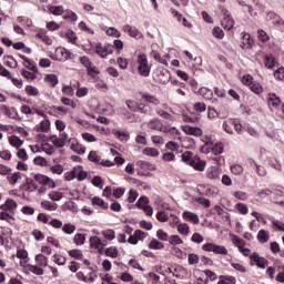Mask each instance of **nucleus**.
I'll use <instances>...</instances> for the list:
<instances>
[{"instance_id": "1", "label": "nucleus", "mask_w": 284, "mask_h": 284, "mask_svg": "<svg viewBox=\"0 0 284 284\" xmlns=\"http://www.w3.org/2000/svg\"><path fill=\"white\" fill-rule=\"evenodd\" d=\"M181 159L183 163H186V165L194 168L197 172H205V166L207 165V162L201 160L199 155H194V153L185 151L184 153H182Z\"/></svg>"}, {"instance_id": "2", "label": "nucleus", "mask_w": 284, "mask_h": 284, "mask_svg": "<svg viewBox=\"0 0 284 284\" xmlns=\"http://www.w3.org/2000/svg\"><path fill=\"white\" fill-rule=\"evenodd\" d=\"M138 72L141 77H150V64L148 63V55L145 53L138 55Z\"/></svg>"}, {"instance_id": "3", "label": "nucleus", "mask_w": 284, "mask_h": 284, "mask_svg": "<svg viewBox=\"0 0 284 284\" xmlns=\"http://www.w3.org/2000/svg\"><path fill=\"white\" fill-rule=\"evenodd\" d=\"M204 252H213V254H220L221 256H227V248L223 245L206 243L202 246Z\"/></svg>"}, {"instance_id": "4", "label": "nucleus", "mask_w": 284, "mask_h": 284, "mask_svg": "<svg viewBox=\"0 0 284 284\" xmlns=\"http://www.w3.org/2000/svg\"><path fill=\"white\" fill-rule=\"evenodd\" d=\"M251 265H257L261 270H265L267 265H270V261H267L265 257H261L257 253H253L251 256Z\"/></svg>"}, {"instance_id": "5", "label": "nucleus", "mask_w": 284, "mask_h": 284, "mask_svg": "<svg viewBox=\"0 0 284 284\" xmlns=\"http://www.w3.org/2000/svg\"><path fill=\"white\" fill-rule=\"evenodd\" d=\"M266 21L273 26H277L278 29L284 30V20L281 18V16L274 12H268L266 16Z\"/></svg>"}, {"instance_id": "6", "label": "nucleus", "mask_w": 284, "mask_h": 284, "mask_svg": "<svg viewBox=\"0 0 284 284\" xmlns=\"http://www.w3.org/2000/svg\"><path fill=\"white\" fill-rule=\"evenodd\" d=\"M150 130H156L158 132H163L164 134H168L169 126L163 125V122L159 119H153L149 122Z\"/></svg>"}, {"instance_id": "7", "label": "nucleus", "mask_w": 284, "mask_h": 284, "mask_svg": "<svg viewBox=\"0 0 284 284\" xmlns=\"http://www.w3.org/2000/svg\"><path fill=\"white\" fill-rule=\"evenodd\" d=\"M224 18L222 19V27L224 30H232L234 28V20L232 16L230 14V11L227 10H222Z\"/></svg>"}, {"instance_id": "8", "label": "nucleus", "mask_w": 284, "mask_h": 284, "mask_svg": "<svg viewBox=\"0 0 284 284\" xmlns=\"http://www.w3.org/2000/svg\"><path fill=\"white\" fill-rule=\"evenodd\" d=\"M124 32L132 37V39H143V33L136 29V27H132L126 24L123 27Z\"/></svg>"}, {"instance_id": "9", "label": "nucleus", "mask_w": 284, "mask_h": 284, "mask_svg": "<svg viewBox=\"0 0 284 284\" xmlns=\"http://www.w3.org/2000/svg\"><path fill=\"white\" fill-rule=\"evenodd\" d=\"M182 130L185 132V134L191 136H203V130H201L199 126L183 125Z\"/></svg>"}, {"instance_id": "10", "label": "nucleus", "mask_w": 284, "mask_h": 284, "mask_svg": "<svg viewBox=\"0 0 284 284\" xmlns=\"http://www.w3.org/2000/svg\"><path fill=\"white\" fill-rule=\"evenodd\" d=\"M57 54L61 55L59 61H62V62L74 59V53H72L70 50H68L65 48H58L57 49Z\"/></svg>"}, {"instance_id": "11", "label": "nucleus", "mask_w": 284, "mask_h": 284, "mask_svg": "<svg viewBox=\"0 0 284 284\" xmlns=\"http://www.w3.org/2000/svg\"><path fill=\"white\" fill-rule=\"evenodd\" d=\"M252 45H254V40L252 39V36L250 33H244L242 36L241 48L243 50H250Z\"/></svg>"}, {"instance_id": "12", "label": "nucleus", "mask_w": 284, "mask_h": 284, "mask_svg": "<svg viewBox=\"0 0 284 284\" xmlns=\"http://www.w3.org/2000/svg\"><path fill=\"white\" fill-rule=\"evenodd\" d=\"M182 216H183L184 221H190L194 225H199V223H201V220L199 219V215L196 213L185 211L182 214Z\"/></svg>"}, {"instance_id": "13", "label": "nucleus", "mask_w": 284, "mask_h": 284, "mask_svg": "<svg viewBox=\"0 0 284 284\" xmlns=\"http://www.w3.org/2000/svg\"><path fill=\"white\" fill-rule=\"evenodd\" d=\"M0 110H1V112H3V114L9 116V119H17V116H19V113H17L16 108L10 109L6 104H1Z\"/></svg>"}, {"instance_id": "14", "label": "nucleus", "mask_w": 284, "mask_h": 284, "mask_svg": "<svg viewBox=\"0 0 284 284\" xmlns=\"http://www.w3.org/2000/svg\"><path fill=\"white\" fill-rule=\"evenodd\" d=\"M20 59H22L23 65L24 68H27V70H31V72H39V69L37 68V64H34L30 59H28L26 55H21L20 54Z\"/></svg>"}, {"instance_id": "15", "label": "nucleus", "mask_w": 284, "mask_h": 284, "mask_svg": "<svg viewBox=\"0 0 284 284\" xmlns=\"http://www.w3.org/2000/svg\"><path fill=\"white\" fill-rule=\"evenodd\" d=\"M267 101H268V105L272 108L276 109L278 108V105H281V98H278L276 93H268Z\"/></svg>"}, {"instance_id": "16", "label": "nucleus", "mask_w": 284, "mask_h": 284, "mask_svg": "<svg viewBox=\"0 0 284 284\" xmlns=\"http://www.w3.org/2000/svg\"><path fill=\"white\" fill-rule=\"evenodd\" d=\"M36 132H50V120H43L33 129Z\"/></svg>"}, {"instance_id": "17", "label": "nucleus", "mask_w": 284, "mask_h": 284, "mask_svg": "<svg viewBox=\"0 0 284 284\" xmlns=\"http://www.w3.org/2000/svg\"><path fill=\"white\" fill-rule=\"evenodd\" d=\"M138 168H141V170H149L150 172H154L156 170V166L152 164L151 162L139 160L136 162Z\"/></svg>"}, {"instance_id": "18", "label": "nucleus", "mask_w": 284, "mask_h": 284, "mask_svg": "<svg viewBox=\"0 0 284 284\" xmlns=\"http://www.w3.org/2000/svg\"><path fill=\"white\" fill-rule=\"evenodd\" d=\"M199 94L206 101H212V97H214V92L205 87L200 88Z\"/></svg>"}, {"instance_id": "19", "label": "nucleus", "mask_w": 284, "mask_h": 284, "mask_svg": "<svg viewBox=\"0 0 284 284\" xmlns=\"http://www.w3.org/2000/svg\"><path fill=\"white\" fill-rule=\"evenodd\" d=\"M152 57L155 61H158V63H162V65H168V59H170L169 54L161 57V53L152 51Z\"/></svg>"}, {"instance_id": "20", "label": "nucleus", "mask_w": 284, "mask_h": 284, "mask_svg": "<svg viewBox=\"0 0 284 284\" xmlns=\"http://www.w3.org/2000/svg\"><path fill=\"white\" fill-rule=\"evenodd\" d=\"M91 203H92V205H98L102 210H108V207H110L108 202L103 201V199L98 197V196L92 197Z\"/></svg>"}, {"instance_id": "21", "label": "nucleus", "mask_w": 284, "mask_h": 284, "mask_svg": "<svg viewBox=\"0 0 284 284\" xmlns=\"http://www.w3.org/2000/svg\"><path fill=\"white\" fill-rule=\"evenodd\" d=\"M206 176L212 181H219L221 179V172L219 171V169L213 168L206 172Z\"/></svg>"}, {"instance_id": "22", "label": "nucleus", "mask_w": 284, "mask_h": 284, "mask_svg": "<svg viewBox=\"0 0 284 284\" xmlns=\"http://www.w3.org/2000/svg\"><path fill=\"white\" fill-rule=\"evenodd\" d=\"M41 207H43L44 210H48L49 212H57V210H59V205L50 201H42Z\"/></svg>"}, {"instance_id": "23", "label": "nucleus", "mask_w": 284, "mask_h": 284, "mask_svg": "<svg viewBox=\"0 0 284 284\" xmlns=\"http://www.w3.org/2000/svg\"><path fill=\"white\" fill-rule=\"evenodd\" d=\"M9 143L10 145H12V148H16L17 150H19V148L23 145V141L17 135H11L9 138Z\"/></svg>"}, {"instance_id": "24", "label": "nucleus", "mask_w": 284, "mask_h": 284, "mask_svg": "<svg viewBox=\"0 0 284 284\" xmlns=\"http://www.w3.org/2000/svg\"><path fill=\"white\" fill-rule=\"evenodd\" d=\"M250 163H251V168L256 169V172L260 176H267V170H265V168L256 164L254 160H251Z\"/></svg>"}, {"instance_id": "25", "label": "nucleus", "mask_w": 284, "mask_h": 284, "mask_svg": "<svg viewBox=\"0 0 284 284\" xmlns=\"http://www.w3.org/2000/svg\"><path fill=\"white\" fill-rule=\"evenodd\" d=\"M44 81L47 83H49V85L51 88H55L57 84L59 83V78L57 77V74H48L45 78H44Z\"/></svg>"}, {"instance_id": "26", "label": "nucleus", "mask_w": 284, "mask_h": 284, "mask_svg": "<svg viewBox=\"0 0 284 284\" xmlns=\"http://www.w3.org/2000/svg\"><path fill=\"white\" fill-rule=\"evenodd\" d=\"M257 241L260 243H267V241H270V233L265 230H260L257 233Z\"/></svg>"}, {"instance_id": "27", "label": "nucleus", "mask_w": 284, "mask_h": 284, "mask_svg": "<svg viewBox=\"0 0 284 284\" xmlns=\"http://www.w3.org/2000/svg\"><path fill=\"white\" fill-rule=\"evenodd\" d=\"M200 187H204V196H216L219 194V190L214 186H203L201 185Z\"/></svg>"}, {"instance_id": "28", "label": "nucleus", "mask_w": 284, "mask_h": 284, "mask_svg": "<svg viewBox=\"0 0 284 284\" xmlns=\"http://www.w3.org/2000/svg\"><path fill=\"white\" fill-rule=\"evenodd\" d=\"M71 150L75 152V154H83L87 148L83 146V144H80L79 142H77L71 144Z\"/></svg>"}, {"instance_id": "29", "label": "nucleus", "mask_w": 284, "mask_h": 284, "mask_svg": "<svg viewBox=\"0 0 284 284\" xmlns=\"http://www.w3.org/2000/svg\"><path fill=\"white\" fill-rule=\"evenodd\" d=\"M36 263L41 267H48V257H45L43 254H38L36 256Z\"/></svg>"}, {"instance_id": "30", "label": "nucleus", "mask_w": 284, "mask_h": 284, "mask_svg": "<svg viewBox=\"0 0 284 284\" xmlns=\"http://www.w3.org/2000/svg\"><path fill=\"white\" fill-rule=\"evenodd\" d=\"M179 234H183V236H187L190 234V225L186 223L178 224Z\"/></svg>"}, {"instance_id": "31", "label": "nucleus", "mask_w": 284, "mask_h": 284, "mask_svg": "<svg viewBox=\"0 0 284 284\" xmlns=\"http://www.w3.org/2000/svg\"><path fill=\"white\" fill-rule=\"evenodd\" d=\"M149 203H150V200L146 196H141L136 201V207H139V210H143V209L148 207Z\"/></svg>"}, {"instance_id": "32", "label": "nucleus", "mask_w": 284, "mask_h": 284, "mask_svg": "<svg viewBox=\"0 0 284 284\" xmlns=\"http://www.w3.org/2000/svg\"><path fill=\"white\" fill-rule=\"evenodd\" d=\"M88 159L91 161V163H98L99 165L101 163V156H99L97 151H90Z\"/></svg>"}, {"instance_id": "33", "label": "nucleus", "mask_w": 284, "mask_h": 284, "mask_svg": "<svg viewBox=\"0 0 284 284\" xmlns=\"http://www.w3.org/2000/svg\"><path fill=\"white\" fill-rule=\"evenodd\" d=\"M62 14H63V19H67V20L69 19L70 21H78L79 19V16H77L75 12H72L70 10L64 11Z\"/></svg>"}, {"instance_id": "34", "label": "nucleus", "mask_w": 284, "mask_h": 284, "mask_svg": "<svg viewBox=\"0 0 284 284\" xmlns=\"http://www.w3.org/2000/svg\"><path fill=\"white\" fill-rule=\"evenodd\" d=\"M4 65H8V68H17L18 63L12 55H7L4 57Z\"/></svg>"}, {"instance_id": "35", "label": "nucleus", "mask_w": 284, "mask_h": 284, "mask_svg": "<svg viewBox=\"0 0 284 284\" xmlns=\"http://www.w3.org/2000/svg\"><path fill=\"white\" fill-rule=\"evenodd\" d=\"M11 185H17L19 179H21V173H12L7 176Z\"/></svg>"}, {"instance_id": "36", "label": "nucleus", "mask_w": 284, "mask_h": 284, "mask_svg": "<svg viewBox=\"0 0 284 284\" xmlns=\"http://www.w3.org/2000/svg\"><path fill=\"white\" fill-rule=\"evenodd\" d=\"M163 247H165V245L158 240H152L149 244L150 250H163Z\"/></svg>"}, {"instance_id": "37", "label": "nucleus", "mask_w": 284, "mask_h": 284, "mask_svg": "<svg viewBox=\"0 0 284 284\" xmlns=\"http://www.w3.org/2000/svg\"><path fill=\"white\" fill-rule=\"evenodd\" d=\"M49 12H51V14H54L55 17H61V14H63L64 10H63L62 6L50 7Z\"/></svg>"}, {"instance_id": "38", "label": "nucleus", "mask_w": 284, "mask_h": 284, "mask_svg": "<svg viewBox=\"0 0 284 284\" xmlns=\"http://www.w3.org/2000/svg\"><path fill=\"white\" fill-rule=\"evenodd\" d=\"M168 241L170 245H183V240L179 235H172Z\"/></svg>"}, {"instance_id": "39", "label": "nucleus", "mask_w": 284, "mask_h": 284, "mask_svg": "<svg viewBox=\"0 0 284 284\" xmlns=\"http://www.w3.org/2000/svg\"><path fill=\"white\" fill-rule=\"evenodd\" d=\"M156 219L158 221H160V223H168V221H170V216H168V213H165V211L158 212Z\"/></svg>"}, {"instance_id": "40", "label": "nucleus", "mask_w": 284, "mask_h": 284, "mask_svg": "<svg viewBox=\"0 0 284 284\" xmlns=\"http://www.w3.org/2000/svg\"><path fill=\"white\" fill-rule=\"evenodd\" d=\"M4 209L9 210V212L17 210V202L12 199L7 200L4 203Z\"/></svg>"}, {"instance_id": "41", "label": "nucleus", "mask_w": 284, "mask_h": 284, "mask_svg": "<svg viewBox=\"0 0 284 284\" xmlns=\"http://www.w3.org/2000/svg\"><path fill=\"white\" fill-rule=\"evenodd\" d=\"M69 256H72V258H77L78 261H83V253H81L80 250H70Z\"/></svg>"}, {"instance_id": "42", "label": "nucleus", "mask_w": 284, "mask_h": 284, "mask_svg": "<svg viewBox=\"0 0 284 284\" xmlns=\"http://www.w3.org/2000/svg\"><path fill=\"white\" fill-rule=\"evenodd\" d=\"M105 256L116 258V256H119V250L116 247H109L105 250Z\"/></svg>"}, {"instance_id": "43", "label": "nucleus", "mask_w": 284, "mask_h": 284, "mask_svg": "<svg viewBox=\"0 0 284 284\" xmlns=\"http://www.w3.org/2000/svg\"><path fill=\"white\" fill-rule=\"evenodd\" d=\"M26 92L29 94V97H38L39 95V89L37 87L27 85Z\"/></svg>"}, {"instance_id": "44", "label": "nucleus", "mask_w": 284, "mask_h": 284, "mask_svg": "<svg viewBox=\"0 0 284 284\" xmlns=\"http://www.w3.org/2000/svg\"><path fill=\"white\" fill-rule=\"evenodd\" d=\"M49 199L51 201H60L63 199V193L59 192V191H53L49 193Z\"/></svg>"}, {"instance_id": "45", "label": "nucleus", "mask_w": 284, "mask_h": 284, "mask_svg": "<svg viewBox=\"0 0 284 284\" xmlns=\"http://www.w3.org/2000/svg\"><path fill=\"white\" fill-rule=\"evenodd\" d=\"M265 65L268 68V70H272L274 65H276V61L274 60V55H266L265 57Z\"/></svg>"}, {"instance_id": "46", "label": "nucleus", "mask_w": 284, "mask_h": 284, "mask_svg": "<svg viewBox=\"0 0 284 284\" xmlns=\"http://www.w3.org/2000/svg\"><path fill=\"white\" fill-rule=\"evenodd\" d=\"M142 99L146 101V103H152V105H159V99L150 95V94H143Z\"/></svg>"}, {"instance_id": "47", "label": "nucleus", "mask_w": 284, "mask_h": 284, "mask_svg": "<svg viewBox=\"0 0 284 284\" xmlns=\"http://www.w3.org/2000/svg\"><path fill=\"white\" fill-rule=\"evenodd\" d=\"M21 74L27 81H34L37 79V75L28 70L22 69Z\"/></svg>"}, {"instance_id": "48", "label": "nucleus", "mask_w": 284, "mask_h": 284, "mask_svg": "<svg viewBox=\"0 0 284 284\" xmlns=\"http://www.w3.org/2000/svg\"><path fill=\"white\" fill-rule=\"evenodd\" d=\"M74 230H77V226L70 223L64 224L62 227V232H64V234H74Z\"/></svg>"}, {"instance_id": "49", "label": "nucleus", "mask_w": 284, "mask_h": 284, "mask_svg": "<svg viewBox=\"0 0 284 284\" xmlns=\"http://www.w3.org/2000/svg\"><path fill=\"white\" fill-rule=\"evenodd\" d=\"M232 174H235V176H241L243 174V166L240 164H234L231 166Z\"/></svg>"}, {"instance_id": "50", "label": "nucleus", "mask_w": 284, "mask_h": 284, "mask_svg": "<svg viewBox=\"0 0 284 284\" xmlns=\"http://www.w3.org/2000/svg\"><path fill=\"white\" fill-rule=\"evenodd\" d=\"M106 34H108V37H115V39H119V37H121V32L119 30H116V28H114V27H110L106 30Z\"/></svg>"}, {"instance_id": "51", "label": "nucleus", "mask_w": 284, "mask_h": 284, "mask_svg": "<svg viewBox=\"0 0 284 284\" xmlns=\"http://www.w3.org/2000/svg\"><path fill=\"white\" fill-rule=\"evenodd\" d=\"M143 154L146 156H159V150L155 148H146L144 149Z\"/></svg>"}, {"instance_id": "52", "label": "nucleus", "mask_w": 284, "mask_h": 284, "mask_svg": "<svg viewBox=\"0 0 284 284\" xmlns=\"http://www.w3.org/2000/svg\"><path fill=\"white\" fill-rule=\"evenodd\" d=\"M104 239H106L108 241H114V239L116 237L114 230H106L102 232Z\"/></svg>"}, {"instance_id": "53", "label": "nucleus", "mask_w": 284, "mask_h": 284, "mask_svg": "<svg viewBox=\"0 0 284 284\" xmlns=\"http://www.w3.org/2000/svg\"><path fill=\"white\" fill-rule=\"evenodd\" d=\"M73 241L75 245H83V243H85V235L78 233L74 235Z\"/></svg>"}, {"instance_id": "54", "label": "nucleus", "mask_w": 284, "mask_h": 284, "mask_svg": "<svg viewBox=\"0 0 284 284\" xmlns=\"http://www.w3.org/2000/svg\"><path fill=\"white\" fill-rule=\"evenodd\" d=\"M251 90L252 92H254L255 94H261V92H263V87L261 85V83L258 82H253L251 84Z\"/></svg>"}, {"instance_id": "55", "label": "nucleus", "mask_w": 284, "mask_h": 284, "mask_svg": "<svg viewBox=\"0 0 284 284\" xmlns=\"http://www.w3.org/2000/svg\"><path fill=\"white\" fill-rule=\"evenodd\" d=\"M90 245L91 247L99 250V247H101V240L98 236H93L90 239Z\"/></svg>"}, {"instance_id": "56", "label": "nucleus", "mask_w": 284, "mask_h": 284, "mask_svg": "<svg viewBox=\"0 0 284 284\" xmlns=\"http://www.w3.org/2000/svg\"><path fill=\"white\" fill-rule=\"evenodd\" d=\"M65 37L70 41V43H77V33H74V31L68 30L65 32Z\"/></svg>"}, {"instance_id": "57", "label": "nucleus", "mask_w": 284, "mask_h": 284, "mask_svg": "<svg viewBox=\"0 0 284 284\" xmlns=\"http://www.w3.org/2000/svg\"><path fill=\"white\" fill-rule=\"evenodd\" d=\"M271 190L276 194V196H283L284 194V187L281 185H272Z\"/></svg>"}, {"instance_id": "58", "label": "nucleus", "mask_w": 284, "mask_h": 284, "mask_svg": "<svg viewBox=\"0 0 284 284\" xmlns=\"http://www.w3.org/2000/svg\"><path fill=\"white\" fill-rule=\"evenodd\" d=\"M213 154L217 156V154H223V143L217 142L213 149H212Z\"/></svg>"}, {"instance_id": "59", "label": "nucleus", "mask_w": 284, "mask_h": 284, "mask_svg": "<svg viewBox=\"0 0 284 284\" xmlns=\"http://www.w3.org/2000/svg\"><path fill=\"white\" fill-rule=\"evenodd\" d=\"M195 203L203 205V207H210V205H211L210 200H207L205 197H195Z\"/></svg>"}, {"instance_id": "60", "label": "nucleus", "mask_w": 284, "mask_h": 284, "mask_svg": "<svg viewBox=\"0 0 284 284\" xmlns=\"http://www.w3.org/2000/svg\"><path fill=\"white\" fill-rule=\"evenodd\" d=\"M237 212H240V214H247V212H250V210L247 209V205L243 204V203H237L235 205Z\"/></svg>"}, {"instance_id": "61", "label": "nucleus", "mask_w": 284, "mask_h": 284, "mask_svg": "<svg viewBox=\"0 0 284 284\" xmlns=\"http://www.w3.org/2000/svg\"><path fill=\"white\" fill-rule=\"evenodd\" d=\"M213 37H215L216 39H223V37H225V33L223 32V29L215 27L213 29Z\"/></svg>"}, {"instance_id": "62", "label": "nucleus", "mask_w": 284, "mask_h": 284, "mask_svg": "<svg viewBox=\"0 0 284 284\" xmlns=\"http://www.w3.org/2000/svg\"><path fill=\"white\" fill-rule=\"evenodd\" d=\"M274 78L277 79V81H284V68H280L274 72Z\"/></svg>"}, {"instance_id": "63", "label": "nucleus", "mask_w": 284, "mask_h": 284, "mask_svg": "<svg viewBox=\"0 0 284 284\" xmlns=\"http://www.w3.org/2000/svg\"><path fill=\"white\" fill-rule=\"evenodd\" d=\"M220 278H223L225 284H236V277L234 276L222 275Z\"/></svg>"}, {"instance_id": "64", "label": "nucleus", "mask_w": 284, "mask_h": 284, "mask_svg": "<svg viewBox=\"0 0 284 284\" xmlns=\"http://www.w3.org/2000/svg\"><path fill=\"white\" fill-rule=\"evenodd\" d=\"M53 262L57 263V265H63L65 263V257L55 254L53 255Z\"/></svg>"}]
</instances>
